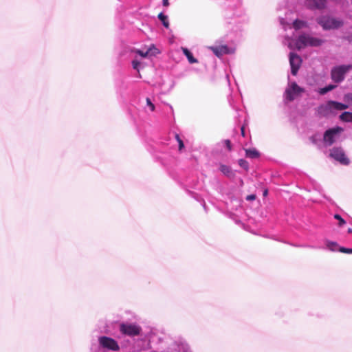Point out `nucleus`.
Segmentation results:
<instances>
[{
  "label": "nucleus",
  "instance_id": "nucleus-1",
  "mask_svg": "<svg viewBox=\"0 0 352 352\" xmlns=\"http://www.w3.org/2000/svg\"><path fill=\"white\" fill-rule=\"evenodd\" d=\"M324 43V40L315 36L309 32H300L298 34L285 36L283 43L290 50H300L306 47H318Z\"/></svg>",
  "mask_w": 352,
  "mask_h": 352
},
{
  "label": "nucleus",
  "instance_id": "nucleus-2",
  "mask_svg": "<svg viewBox=\"0 0 352 352\" xmlns=\"http://www.w3.org/2000/svg\"><path fill=\"white\" fill-rule=\"evenodd\" d=\"M279 21L285 30L293 28L296 32H298L300 30L309 28L307 21L298 18L294 19V13L292 11L287 12L284 17L279 16Z\"/></svg>",
  "mask_w": 352,
  "mask_h": 352
},
{
  "label": "nucleus",
  "instance_id": "nucleus-3",
  "mask_svg": "<svg viewBox=\"0 0 352 352\" xmlns=\"http://www.w3.org/2000/svg\"><path fill=\"white\" fill-rule=\"evenodd\" d=\"M348 109V105L336 101L329 100L320 104L317 109V113L321 117L335 115L337 111Z\"/></svg>",
  "mask_w": 352,
  "mask_h": 352
},
{
  "label": "nucleus",
  "instance_id": "nucleus-4",
  "mask_svg": "<svg viewBox=\"0 0 352 352\" xmlns=\"http://www.w3.org/2000/svg\"><path fill=\"white\" fill-rule=\"evenodd\" d=\"M316 21L324 30H336L344 25V21L330 15H322L316 19Z\"/></svg>",
  "mask_w": 352,
  "mask_h": 352
},
{
  "label": "nucleus",
  "instance_id": "nucleus-5",
  "mask_svg": "<svg viewBox=\"0 0 352 352\" xmlns=\"http://www.w3.org/2000/svg\"><path fill=\"white\" fill-rule=\"evenodd\" d=\"M98 347L94 350L92 352H107L106 351H118L120 346L118 342L113 338L106 336H101L98 337Z\"/></svg>",
  "mask_w": 352,
  "mask_h": 352
},
{
  "label": "nucleus",
  "instance_id": "nucleus-6",
  "mask_svg": "<svg viewBox=\"0 0 352 352\" xmlns=\"http://www.w3.org/2000/svg\"><path fill=\"white\" fill-rule=\"evenodd\" d=\"M351 70H352V64L336 66L331 69V78L335 82H341L344 80L346 74Z\"/></svg>",
  "mask_w": 352,
  "mask_h": 352
},
{
  "label": "nucleus",
  "instance_id": "nucleus-7",
  "mask_svg": "<svg viewBox=\"0 0 352 352\" xmlns=\"http://www.w3.org/2000/svg\"><path fill=\"white\" fill-rule=\"evenodd\" d=\"M119 330L123 335L134 337L140 334L142 328L135 323L122 322L119 325Z\"/></svg>",
  "mask_w": 352,
  "mask_h": 352
},
{
  "label": "nucleus",
  "instance_id": "nucleus-8",
  "mask_svg": "<svg viewBox=\"0 0 352 352\" xmlns=\"http://www.w3.org/2000/svg\"><path fill=\"white\" fill-rule=\"evenodd\" d=\"M344 129L340 126H336L327 130L323 136V140L327 146H331L339 138Z\"/></svg>",
  "mask_w": 352,
  "mask_h": 352
},
{
  "label": "nucleus",
  "instance_id": "nucleus-9",
  "mask_svg": "<svg viewBox=\"0 0 352 352\" xmlns=\"http://www.w3.org/2000/svg\"><path fill=\"white\" fill-rule=\"evenodd\" d=\"M303 91L295 82H290L285 91V98L287 101H292Z\"/></svg>",
  "mask_w": 352,
  "mask_h": 352
},
{
  "label": "nucleus",
  "instance_id": "nucleus-10",
  "mask_svg": "<svg viewBox=\"0 0 352 352\" xmlns=\"http://www.w3.org/2000/svg\"><path fill=\"white\" fill-rule=\"evenodd\" d=\"M330 156L343 165L349 164V159L346 157L344 151L339 147H334L330 151Z\"/></svg>",
  "mask_w": 352,
  "mask_h": 352
},
{
  "label": "nucleus",
  "instance_id": "nucleus-11",
  "mask_svg": "<svg viewBox=\"0 0 352 352\" xmlns=\"http://www.w3.org/2000/svg\"><path fill=\"white\" fill-rule=\"evenodd\" d=\"M217 56L221 57L225 54H230L234 52V49L228 45L210 46L208 47Z\"/></svg>",
  "mask_w": 352,
  "mask_h": 352
},
{
  "label": "nucleus",
  "instance_id": "nucleus-12",
  "mask_svg": "<svg viewBox=\"0 0 352 352\" xmlns=\"http://www.w3.org/2000/svg\"><path fill=\"white\" fill-rule=\"evenodd\" d=\"M302 63L301 58L295 53L291 52L289 54V63L291 66V72L294 76L297 74Z\"/></svg>",
  "mask_w": 352,
  "mask_h": 352
},
{
  "label": "nucleus",
  "instance_id": "nucleus-13",
  "mask_svg": "<svg viewBox=\"0 0 352 352\" xmlns=\"http://www.w3.org/2000/svg\"><path fill=\"white\" fill-rule=\"evenodd\" d=\"M306 6L309 9L323 10L327 7V0H305Z\"/></svg>",
  "mask_w": 352,
  "mask_h": 352
},
{
  "label": "nucleus",
  "instance_id": "nucleus-14",
  "mask_svg": "<svg viewBox=\"0 0 352 352\" xmlns=\"http://www.w3.org/2000/svg\"><path fill=\"white\" fill-rule=\"evenodd\" d=\"M169 350V352H190L188 345L183 342H173Z\"/></svg>",
  "mask_w": 352,
  "mask_h": 352
},
{
  "label": "nucleus",
  "instance_id": "nucleus-15",
  "mask_svg": "<svg viewBox=\"0 0 352 352\" xmlns=\"http://www.w3.org/2000/svg\"><path fill=\"white\" fill-rule=\"evenodd\" d=\"M134 52L142 58H146L148 56H155L160 53V51L154 45H151L145 52L140 50H135Z\"/></svg>",
  "mask_w": 352,
  "mask_h": 352
},
{
  "label": "nucleus",
  "instance_id": "nucleus-16",
  "mask_svg": "<svg viewBox=\"0 0 352 352\" xmlns=\"http://www.w3.org/2000/svg\"><path fill=\"white\" fill-rule=\"evenodd\" d=\"M182 50L184 53V54L188 58V60L190 63H196L198 62V60L193 57L192 53L186 47H182Z\"/></svg>",
  "mask_w": 352,
  "mask_h": 352
},
{
  "label": "nucleus",
  "instance_id": "nucleus-17",
  "mask_svg": "<svg viewBox=\"0 0 352 352\" xmlns=\"http://www.w3.org/2000/svg\"><path fill=\"white\" fill-rule=\"evenodd\" d=\"M220 171L227 177H232L233 175V172L231 168L225 164H220L219 166Z\"/></svg>",
  "mask_w": 352,
  "mask_h": 352
},
{
  "label": "nucleus",
  "instance_id": "nucleus-18",
  "mask_svg": "<svg viewBox=\"0 0 352 352\" xmlns=\"http://www.w3.org/2000/svg\"><path fill=\"white\" fill-rule=\"evenodd\" d=\"M325 245H326L327 248H328L331 251H333V252H336L338 250L339 251V248H340L339 245L335 241L327 240L325 241Z\"/></svg>",
  "mask_w": 352,
  "mask_h": 352
},
{
  "label": "nucleus",
  "instance_id": "nucleus-19",
  "mask_svg": "<svg viewBox=\"0 0 352 352\" xmlns=\"http://www.w3.org/2000/svg\"><path fill=\"white\" fill-rule=\"evenodd\" d=\"M340 119L346 122H352V112L345 111L340 116Z\"/></svg>",
  "mask_w": 352,
  "mask_h": 352
},
{
  "label": "nucleus",
  "instance_id": "nucleus-20",
  "mask_svg": "<svg viewBox=\"0 0 352 352\" xmlns=\"http://www.w3.org/2000/svg\"><path fill=\"white\" fill-rule=\"evenodd\" d=\"M336 85H329L323 88H320L318 91V92L320 94V95H324L325 94H327V92L333 90V89L336 88Z\"/></svg>",
  "mask_w": 352,
  "mask_h": 352
},
{
  "label": "nucleus",
  "instance_id": "nucleus-21",
  "mask_svg": "<svg viewBox=\"0 0 352 352\" xmlns=\"http://www.w3.org/2000/svg\"><path fill=\"white\" fill-rule=\"evenodd\" d=\"M336 85H329L323 88H320L318 91V92L320 94V95H324L325 94H327V92L333 90V89L336 88Z\"/></svg>",
  "mask_w": 352,
  "mask_h": 352
},
{
  "label": "nucleus",
  "instance_id": "nucleus-22",
  "mask_svg": "<svg viewBox=\"0 0 352 352\" xmlns=\"http://www.w3.org/2000/svg\"><path fill=\"white\" fill-rule=\"evenodd\" d=\"M246 156L250 158H256L259 156V153L255 148L246 150Z\"/></svg>",
  "mask_w": 352,
  "mask_h": 352
},
{
  "label": "nucleus",
  "instance_id": "nucleus-23",
  "mask_svg": "<svg viewBox=\"0 0 352 352\" xmlns=\"http://www.w3.org/2000/svg\"><path fill=\"white\" fill-rule=\"evenodd\" d=\"M158 19L162 22L163 25L168 28L169 26V23L168 21V16L164 15L163 13H160L158 14Z\"/></svg>",
  "mask_w": 352,
  "mask_h": 352
},
{
  "label": "nucleus",
  "instance_id": "nucleus-24",
  "mask_svg": "<svg viewBox=\"0 0 352 352\" xmlns=\"http://www.w3.org/2000/svg\"><path fill=\"white\" fill-rule=\"evenodd\" d=\"M141 65H142V63L139 60H138L137 57L135 56V58L132 61L133 68L139 72L140 69L141 68Z\"/></svg>",
  "mask_w": 352,
  "mask_h": 352
},
{
  "label": "nucleus",
  "instance_id": "nucleus-25",
  "mask_svg": "<svg viewBox=\"0 0 352 352\" xmlns=\"http://www.w3.org/2000/svg\"><path fill=\"white\" fill-rule=\"evenodd\" d=\"M334 219L338 221V226L340 228L346 224L345 220L338 214H334Z\"/></svg>",
  "mask_w": 352,
  "mask_h": 352
},
{
  "label": "nucleus",
  "instance_id": "nucleus-26",
  "mask_svg": "<svg viewBox=\"0 0 352 352\" xmlns=\"http://www.w3.org/2000/svg\"><path fill=\"white\" fill-rule=\"evenodd\" d=\"M344 101L346 102L345 104L352 105V93L346 94L344 96Z\"/></svg>",
  "mask_w": 352,
  "mask_h": 352
},
{
  "label": "nucleus",
  "instance_id": "nucleus-27",
  "mask_svg": "<svg viewBox=\"0 0 352 352\" xmlns=\"http://www.w3.org/2000/svg\"><path fill=\"white\" fill-rule=\"evenodd\" d=\"M175 138L179 144V151H181L184 147V142L183 141L181 140V138H179V135L178 134H176L175 135Z\"/></svg>",
  "mask_w": 352,
  "mask_h": 352
},
{
  "label": "nucleus",
  "instance_id": "nucleus-28",
  "mask_svg": "<svg viewBox=\"0 0 352 352\" xmlns=\"http://www.w3.org/2000/svg\"><path fill=\"white\" fill-rule=\"evenodd\" d=\"M339 252H342V253H346V254H352V248H346L340 247L339 248Z\"/></svg>",
  "mask_w": 352,
  "mask_h": 352
},
{
  "label": "nucleus",
  "instance_id": "nucleus-29",
  "mask_svg": "<svg viewBox=\"0 0 352 352\" xmlns=\"http://www.w3.org/2000/svg\"><path fill=\"white\" fill-rule=\"evenodd\" d=\"M239 165L244 169L247 170L248 168V163L244 160H239Z\"/></svg>",
  "mask_w": 352,
  "mask_h": 352
},
{
  "label": "nucleus",
  "instance_id": "nucleus-30",
  "mask_svg": "<svg viewBox=\"0 0 352 352\" xmlns=\"http://www.w3.org/2000/svg\"><path fill=\"white\" fill-rule=\"evenodd\" d=\"M146 104L149 107L151 111H153L155 110V105L152 103L150 98H146Z\"/></svg>",
  "mask_w": 352,
  "mask_h": 352
},
{
  "label": "nucleus",
  "instance_id": "nucleus-31",
  "mask_svg": "<svg viewBox=\"0 0 352 352\" xmlns=\"http://www.w3.org/2000/svg\"><path fill=\"white\" fill-rule=\"evenodd\" d=\"M255 199H256V196L254 195H250L246 198V199L248 201L254 200Z\"/></svg>",
  "mask_w": 352,
  "mask_h": 352
},
{
  "label": "nucleus",
  "instance_id": "nucleus-32",
  "mask_svg": "<svg viewBox=\"0 0 352 352\" xmlns=\"http://www.w3.org/2000/svg\"><path fill=\"white\" fill-rule=\"evenodd\" d=\"M225 143L228 147V149H230V147H231V143H230V141L227 140L225 141Z\"/></svg>",
  "mask_w": 352,
  "mask_h": 352
},
{
  "label": "nucleus",
  "instance_id": "nucleus-33",
  "mask_svg": "<svg viewBox=\"0 0 352 352\" xmlns=\"http://www.w3.org/2000/svg\"><path fill=\"white\" fill-rule=\"evenodd\" d=\"M163 6H168L169 5L168 0H163Z\"/></svg>",
  "mask_w": 352,
  "mask_h": 352
},
{
  "label": "nucleus",
  "instance_id": "nucleus-34",
  "mask_svg": "<svg viewBox=\"0 0 352 352\" xmlns=\"http://www.w3.org/2000/svg\"><path fill=\"white\" fill-rule=\"evenodd\" d=\"M241 133H242V135H243V136L245 135V133H244V128H243V127H242V128H241Z\"/></svg>",
  "mask_w": 352,
  "mask_h": 352
},
{
  "label": "nucleus",
  "instance_id": "nucleus-35",
  "mask_svg": "<svg viewBox=\"0 0 352 352\" xmlns=\"http://www.w3.org/2000/svg\"><path fill=\"white\" fill-rule=\"evenodd\" d=\"M348 233L351 234L352 233V228H349L347 230Z\"/></svg>",
  "mask_w": 352,
  "mask_h": 352
},
{
  "label": "nucleus",
  "instance_id": "nucleus-36",
  "mask_svg": "<svg viewBox=\"0 0 352 352\" xmlns=\"http://www.w3.org/2000/svg\"><path fill=\"white\" fill-rule=\"evenodd\" d=\"M267 195V190H265L264 191V192H263V195H264V196H266Z\"/></svg>",
  "mask_w": 352,
  "mask_h": 352
},
{
  "label": "nucleus",
  "instance_id": "nucleus-37",
  "mask_svg": "<svg viewBox=\"0 0 352 352\" xmlns=\"http://www.w3.org/2000/svg\"><path fill=\"white\" fill-rule=\"evenodd\" d=\"M349 41L350 42H352V35H351V36H349Z\"/></svg>",
  "mask_w": 352,
  "mask_h": 352
},
{
  "label": "nucleus",
  "instance_id": "nucleus-38",
  "mask_svg": "<svg viewBox=\"0 0 352 352\" xmlns=\"http://www.w3.org/2000/svg\"><path fill=\"white\" fill-rule=\"evenodd\" d=\"M301 247H304V248H306V247H309L308 245H301ZM310 248H313V246H309Z\"/></svg>",
  "mask_w": 352,
  "mask_h": 352
}]
</instances>
